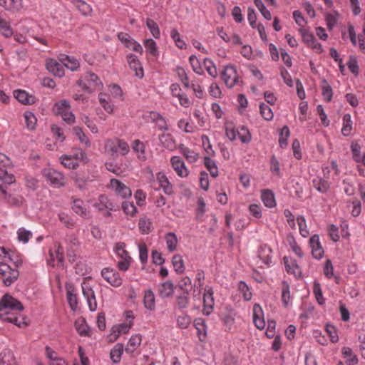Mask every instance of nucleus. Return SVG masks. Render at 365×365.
<instances>
[{"instance_id": "32", "label": "nucleus", "mask_w": 365, "mask_h": 365, "mask_svg": "<svg viewBox=\"0 0 365 365\" xmlns=\"http://www.w3.org/2000/svg\"><path fill=\"white\" fill-rule=\"evenodd\" d=\"M92 181L93 180L88 175L77 174L74 178L75 185L80 190L87 189L88 183Z\"/></svg>"}, {"instance_id": "37", "label": "nucleus", "mask_w": 365, "mask_h": 365, "mask_svg": "<svg viewBox=\"0 0 365 365\" xmlns=\"http://www.w3.org/2000/svg\"><path fill=\"white\" fill-rule=\"evenodd\" d=\"M172 263L175 271L178 274H182L185 271V265L182 257L180 255H175L173 256Z\"/></svg>"}, {"instance_id": "7", "label": "nucleus", "mask_w": 365, "mask_h": 365, "mask_svg": "<svg viewBox=\"0 0 365 365\" xmlns=\"http://www.w3.org/2000/svg\"><path fill=\"white\" fill-rule=\"evenodd\" d=\"M19 272L15 269L11 267L8 264L0 262V280L6 286H10L19 277Z\"/></svg>"}, {"instance_id": "58", "label": "nucleus", "mask_w": 365, "mask_h": 365, "mask_svg": "<svg viewBox=\"0 0 365 365\" xmlns=\"http://www.w3.org/2000/svg\"><path fill=\"white\" fill-rule=\"evenodd\" d=\"M313 292L315 295L316 299L319 304H323L325 302L323 297L322 291L319 282L314 281L313 285Z\"/></svg>"}, {"instance_id": "62", "label": "nucleus", "mask_w": 365, "mask_h": 365, "mask_svg": "<svg viewBox=\"0 0 365 365\" xmlns=\"http://www.w3.org/2000/svg\"><path fill=\"white\" fill-rule=\"evenodd\" d=\"M297 222L299 226V230L301 235L304 237H307L309 235V230L307 228L305 218L299 215L297 217Z\"/></svg>"}, {"instance_id": "29", "label": "nucleus", "mask_w": 365, "mask_h": 365, "mask_svg": "<svg viewBox=\"0 0 365 365\" xmlns=\"http://www.w3.org/2000/svg\"><path fill=\"white\" fill-rule=\"evenodd\" d=\"M158 292L160 296L163 298L171 296L174 292L173 284L170 281L162 283L159 287Z\"/></svg>"}, {"instance_id": "1", "label": "nucleus", "mask_w": 365, "mask_h": 365, "mask_svg": "<svg viewBox=\"0 0 365 365\" xmlns=\"http://www.w3.org/2000/svg\"><path fill=\"white\" fill-rule=\"evenodd\" d=\"M23 309L22 304L10 294H4L0 300V319L4 322L14 324L19 327H26L27 324L21 314Z\"/></svg>"}, {"instance_id": "39", "label": "nucleus", "mask_w": 365, "mask_h": 365, "mask_svg": "<svg viewBox=\"0 0 365 365\" xmlns=\"http://www.w3.org/2000/svg\"><path fill=\"white\" fill-rule=\"evenodd\" d=\"M61 164L68 169H76L78 167V161L75 160L71 155H63L61 157Z\"/></svg>"}, {"instance_id": "13", "label": "nucleus", "mask_w": 365, "mask_h": 365, "mask_svg": "<svg viewBox=\"0 0 365 365\" xmlns=\"http://www.w3.org/2000/svg\"><path fill=\"white\" fill-rule=\"evenodd\" d=\"M172 168L177 175L180 178H185L189 175V170L185 165L184 161L179 156H173L170 158Z\"/></svg>"}, {"instance_id": "35", "label": "nucleus", "mask_w": 365, "mask_h": 365, "mask_svg": "<svg viewBox=\"0 0 365 365\" xmlns=\"http://www.w3.org/2000/svg\"><path fill=\"white\" fill-rule=\"evenodd\" d=\"M23 0H0V5L7 10H19L22 7Z\"/></svg>"}, {"instance_id": "54", "label": "nucleus", "mask_w": 365, "mask_h": 365, "mask_svg": "<svg viewBox=\"0 0 365 365\" xmlns=\"http://www.w3.org/2000/svg\"><path fill=\"white\" fill-rule=\"evenodd\" d=\"M122 210L127 215L133 217L137 213V207L133 202L125 201L122 203Z\"/></svg>"}, {"instance_id": "18", "label": "nucleus", "mask_w": 365, "mask_h": 365, "mask_svg": "<svg viewBox=\"0 0 365 365\" xmlns=\"http://www.w3.org/2000/svg\"><path fill=\"white\" fill-rule=\"evenodd\" d=\"M14 96L19 102L25 105H32L36 102L35 97L31 95H29L25 91L16 90L14 91Z\"/></svg>"}, {"instance_id": "52", "label": "nucleus", "mask_w": 365, "mask_h": 365, "mask_svg": "<svg viewBox=\"0 0 365 365\" xmlns=\"http://www.w3.org/2000/svg\"><path fill=\"white\" fill-rule=\"evenodd\" d=\"M151 225L150 220L147 217H142L139 220L138 227L143 234H148L151 231Z\"/></svg>"}, {"instance_id": "63", "label": "nucleus", "mask_w": 365, "mask_h": 365, "mask_svg": "<svg viewBox=\"0 0 365 365\" xmlns=\"http://www.w3.org/2000/svg\"><path fill=\"white\" fill-rule=\"evenodd\" d=\"M56 249V258L57 261V266L63 267L64 261V252L62 246L59 243L54 244Z\"/></svg>"}, {"instance_id": "55", "label": "nucleus", "mask_w": 365, "mask_h": 365, "mask_svg": "<svg viewBox=\"0 0 365 365\" xmlns=\"http://www.w3.org/2000/svg\"><path fill=\"white\" fill-rule=\"evenodd\" d=\"M194 326L196 328V329L197 330V334H198L200 339L201 341H202V339L201 338V336H203V337H205L206 335V330H205L206 326H205L204 320L200 318L195 319L194 321Z\"/></svg>"}, {"instance_id": "21", "label": "nucleus", "mask_w": 365, "mask_h": 365, "mask_svg": "<svg viewBox=\"0 0 365 365\" xmlns=\"http://www.w3.org/2000/svg\"><path fill=\"white\" fill-rule=\"evenodd\" d=\"M178 149L180 153L185 158L188 163H194L199 158L198 153L185 146L183 144H180L178 147Z\"/></svg>"}, {"instance_id": "59", "label": "nucleus", "mask_w": 365, "mask_h": 365, "mask_svg": "<svg viewBox=\"0 0 365 365\" xmlns=\"http://www.w3.org/2000/svg\"><path fill=\"white\" fill-rule=\"evenodd\" d=\"M260 114L266 120H271L273 118V113L270 107L264 103L259 106Z\"/></svg>"}, {"instance_id": "43", "label": "nucleus", "mask_w": 365, "mask_h": 365, "mask_svg": "<svg viewBox=\"0 0 365 365\" xmlns=\"http://www.w3.org/2000/svg\"><path fill=\"white\" fill-rule=\"evenodd\" d=\"M147 51L153 56H158V50L155 41L152 38L145 39L143 42Z\"/></svg>"}, {"instance_id": "12", "label": "nucleus", "mask_w": 365, "mask_h": 365, "mask_svg": "<svg viewBox=\"0 0 365 365\" xmlns=\"http://www.w3.org/2000/svg\"><path fill=\"white\" fill-rule=\"evenodd\" d=\"M214 291L212 287L205 286L204 288L203 293V304H204V309L203 312L207 315H209L214 308L215 300H214Z\"/></svg>"}, {"instance_id": "44", "label": "nucleus", "mask_w": 365, "mask_h": 365, "mask_svg": "<svg viewBox=\"0 0 365 365\" xmlns=\"http://www.w3.org/2000/svg\"><path fill=\"white\" fill-rule=\"evenodd\" d=\"M165 240L168 249L170 252H173L176 250L178 245V238L175 233L169 232L165 236Z\"/></svg>"}, {"instance_id": "57", "label": "nucleus", "mask_w": 365, "mask_h": 365, "mask_svg": "<svg viewBox=\"0 0 365 365\" xmlns=\"http://www.w3.org/2000/svg\"><path fill=\"white\" fill-rule=\"evenodd\" d=\"M282 301L283 304L285 307H287L291 299L289 284L287 282H284L282 283Z\"/></svg>"}, {"instance_id": "14", "label": "nucleus", "mask_w": 365, "mask_h": 365, "mask_svg": "<svg viewBox=\"0 0 365 365\" xmlns=\"http://www.w3.org/2000/svg\"><path fill=\"white\" fill-rule=\"evenodd\" d=\"M46 66L47 70L58 77L64 76V68L61 63L58 62L53 58L46 60Z\"/></svg>"}, {"instance_id": "49", "label": "nucleus", "mask_w": 365, "mask_h": 365, "mask_svg": "<svg viewBox=\"0 0 365 365\" xmlns=\"http://www.w3.org/2000/svg\"><path fill=\"white\" fill-rule=\"evenodd\" d=\"M237 136L243 143H248L251 140V134L250 131L245 128L244 126H242L237 129Z\"/></svg>"}, {"instance_id": "17", "label": "nucleus", "mask_w": 365, "mask_h": 365, "mask_svg": "<svg viewBox=\"0 0 365 365\" xmlns=\"http://www.w3.org/2000/svg\"><path fill=\"white\" fill-rule=\"evenodd\" d=\"M253 322L256 327L259 329H263L265 327L262 309L257 304H255L253 307Z\"/></svg>"}, {"instance_id": "41", "label": "nucleus", "mask_w": 365, "mask_h": 365, "mask_svg": "<svg viewBox=\"0 0 365 365\" xmlns=\"http://www.w3.org/2000/svg\"><path fill=\"white\" fill-rule=\"evenodd\" d=\"M352 130V121L350 114H345L343 117V127L341 133L344 136L350 135Z\"/></svg>"}, {"instance_id": "33", "label": "nucleus", "mask_w": 365, "mask_h": 365, "mask_svg": "<svg viewBox=\"0 0 365 365\" xmlns=\"http://www.w3.org/2000/svg\"><path fill=\"white\" fill-rule=\"evenodd\" d=\"M123 349V344L120 343L116 344L111 349L110 356L113 363L116 364L120 362Z\"/></svg>"}, {"instance_id": "23", "label": "nucleus", "mask_w": 365, "mask_h": 365, "mask_svg": "<svg viewBox=\"0 0 365 365\" xmlns=\"http://www.w3.org/2000/svg\"><path fill=\"white\" fill-rule=\"evenodd\" d=\"M0 365H19L14 353L9 349L4 350L0 354Z\"/></svg>"}, {"instance_id": "3", "label": "nucleus", "mask_w": 365, "mask_h": 365, "mask_svg": "<svg viewBox=\"0 0 365 365\" xmlns=\"http://www.w3.org/2000/svg\"><path fill=\"white\" fill-rule=\"evenodd\" d=\"M126 245L125 242H117L114 247L113 251L120 259L117 262V267L120 271L126 272L128 270L132 257L130 256L129 252L125 250Z\"/></svg>"}, {"instance_id": "40", "label": "nucleus", "mask_w": 365, "mask_h": 365, "mask_svg": "<svg viewBox=\"0 0 365 365\" xmlns=\"http://www.w3.org/2000/svg\"><path fill=\"white\" fill-rule=\"evenodd\" d=\"M72 209L76 214L81 216H86L87 215L86 209L84 207V202L81 199L73 200Z\"/></svg>"}, {"instance_id": "2", "label": "nucleus", "mask_w": 365, "mask_h": 365, "mask_svg": "<svg viewBox=\"0 0 365 365\" xmlns=\"http://www.w3.org/2000/svg\"><path fill=\"white\" fill-rule=\"evenodd\" d=\"M105 152L113 158L118 154L125 155L130 151V147L127 142L120 138L108 139L105 142Z\"/></svg>"}, {"instance_id": "64", "label": "nucleus", "mask_w": 365, "mask_h": 365, "mask_svg": "<svg viewBox=\"0 0 365 365\" xmlns=\"http://www.w3.org/2000/svg\"><path fill=\"white\" fill-rule=\"evenodd\" d=\"M189 61H190L192 68L195 73L200 74V75L202 74V73H203L202 68L200 63L199 60L197 59V58L195 56L192 55L191 56H190Z\"/></svg>"}, {"instance_id": "19", "label": "nucleus", "mask_w": 365, "mask_h": 365, "mask_svg": "<svg viewBox=\"0 0 365 365\" xmlns=\"http://www.w3.org/2000/svg\"><path fill=\"white\" fill-rule=\"evenodd\" d=\"M156 180L160 187L163 188L164 192L167 195H171L173 192V187L163 173H158L156 175Z\"/></svg>"}, {"instance_id": "51", "label": "nucleus", "mask_w": 365, "mask_h": 365, "mask_svg": "<svg viewBox=\"0 0 365 365\" xmlns=\"http://www.w3.org/2000/svg\"><path fill=\"white\" fill-rule=\"evenodd\" d=\"M176 304L179 309H185L189 304V293L183 292V293L176 298Z\"/></svg>"}, {"instance_id": "9", "label": "nucleus", "mask_w": 365, "mask_h": 365, "mask_svg": "<svg viewBox=\"0 0 365 365\" xmlns=\"http://www.w3.org/2000/svg\"><path fill=\"white\" fill-rule=\"evenodd\" d=\"M103 278L114 287H119L123 284V279L120 274L112 268H103L101 271Z\"/></svg>"}, {"instance_id": "60", "label": "nucleus", "mask_w": 365, "mask_h": 365, "mask_svg": "<svg viewBox=\"0 0 365 365\" xmlns=\"http://www.w3.org/2000/svg\"><path fill=\"white\" fill-rule=\"evenodd\" d=\"M289 136V130L287 126H284L280 132L279 143L282 148H286L287 145V139Z\"/></svg>"}, {"instance_id": "25", "label": "nucleus", "mask_w": 365, "mask_h": 365, "mask_svg": "<svg viewBox=\"0 0 365 365\" xmlns=\"http://www.w3.org/2000/svg\"><path fill=\"white\" fill-rule=\"evenodd\" d=\"M283 260L286 270L289 274H292L295 277L299 276L301 274V269L298 264L296 263L295 260L289 259L287 257H284Z\"/></svg>"}, {"instance_id": "22", "label": "nucleus", "mask_w": 365, "mask_h": 365, "mask_svg": "<svg viewBox=\"0 0 365 365\" xmlns=\"http://www.w3.org/2000/svg\"><path fill=\"white\" fill-rule=\"evenodd\" d=\"M59 61L63 66L73 71H76L80 66L78 60L67 55H61Z\"/></svg>"}, {"instance_id": "20", "label": "nucleus", "mask_w": 365, "mask_h": 365, "mask_svg": "<svg viewBox=\"0 0 365 365\" xmlns=\"http://www.w3.org/2000/svg\"><path fill=\"white\" fill-rule=\"evenodd\" d=\"M95 207L98 210H115V205L113 202H111L108 197L105 195H101L99 196L98 201L95 203Z\"/></svg>"}, {"instance_id": "50", "label": "nucleus", "mask_w": 365, "mask_h": 365, "mask_svg": "<svg viewBox=\"0 0 365 365\" xmlns=\"http://www.w3.org/2000/svg\"><path fill=\"white\" fill-rule=\"evenodd\" d=\"M191 324V318L185 313H182L177 318V325L180 329H187Z\"/></svg>"}, {"instance_id": "11", "label": "nucleus", "mask_w": 365, "mask_h": 365, "mask_svg": "<svg viewBox=\"0 0 365 365\" xmlns=\"http://www.w3.org/2000/svg\"><path fill=\"white\" fill-rule=\"evenodd\" d=\"M109 187L115 191L117 195L122 198L129 197L132 195L130 189L117 179L113 178L110 180Z\"/></svg>"}, {"instance_id": "61", "label": "nucleus", "mask_w": 365, "mask_h": 365, "mask_svg": "<svg viewBox=\"0 0 365 365\" xmlns=\"http://www.w3.org/2000/svg\"><path fill=\"white\" fill-rule=\"evenodd\" d=\"M71 288H72L71 287H66L67 300H68V302L71 308L73 310H76L77 308V306H78V300H77L76 295L72 292Z\"/></svg>"}, {"instance_id": "15", "label": "nucleus", "mask_w": 365, "mask_h": 365, "mask_svg": "<svg viewBox=\"0 0 365 365\" xmlns=\"http://www.w3.org/2000/svg\"><path fill=\"white\" fill-rule=\"evenodd\" d=\"M309 245L312 249V253L315 259H321L324 256V250L319 242V237L317 235H313L309 239Z\"/></svg>"}, {"instance_id": "4", "label": "nucleus", "mask_w": 365, "mask_h": 365, "mask_svg": "<svg viewBox=\"0 0 365 365\" xmlns=\"http://www.w3.org/2000/svg\"><path fill=\"white\" fill-rule=\"evenodd\" d=\"M77 84L82 88V89L88 93H92L95 90L101 89L103 87V83L99 78L93 73L88 72L86 73L83 79H79Z\"/></svg>"}, {"instance_id": "45", "label": "nucleus", "mask_w": 365, "mask_h": 365, "mask_svg": "<svg viewBox=\"0 0 365 365\" xmlns=\"http://www.w3.org/2000/svg\"><path fill=\"white\" fill-rule=\"evenodd\" d=\"M146 26L155 38H160V31L158 24L151 19H146Z\"/></svg>"}, {"instance_id": "6", "label": "nucleus", "mask_w": 365, "mask_h": 365, "mask_svg": "<svg viewBox=\"0 0 365 365\" xmlns=\"http://www.w3.org/2000/svg\"><path fill=\"white\" fill-rule=\"evenodd\" d=\"M42 174L46 180L54 187L59 188L66 185V180L65 176L53 168H44L42 170Z\"/></svg>"}, {"instance_id": "31", "label": "nucleus", "mask_w": 365, "mask_h": 365, "mask_svg": "<svg viewBox=\"0 0 365 365\" xmlns=\"http://www.w3.org/2000/svg\"><path fill=\"white\" fill-rule=\"evenodd\" d=\"M312 185L316 190L322 193L327 192L330 187L327 180L319 177L313 179Z\"/></svg>"}, {"instance_id": "36", "label": "nucleus", "mask_w": 365, "mask_h": 365, "mask_svg": "<svg viewBox=\"0 0 365 365\" xmlns=\"http://www.w3.org/2000/svg\"><path fill=\"white\" fill-rule=\"evenodd\" d=\"M143 302L145 307L150 311L154 310L155 307V296L151 290H147L144 294Z\"/></svg>"}, {"instance_id": "16", "label": "nucleus", "mask_w": 365, "mask_h": 365, "mask_svg": "<svg viewBox=\"0 0 365 365\" xmlns=\"http://www.w3.org/2000/svg\"><path fill=\"white\" fill-rule=\"evenodd\" d=\"M127 61L130 68L135 72V76L140 78H143V69L137 56L130 53L127 56Z\"/></svg>"}, {"instance_id": "26", "label": "nucleus", "mask_w": 365, "mask_h": 365, "mask_svg": "<svg viewBox=\"0 0 365 365\" xmlns=\"http://www.w3.org/2000/svg\"><path fill=\"white\" fill-rule=\"evenodd\" d=\"M261 199L264 205L267 207H274L276 206L274 195L270 190H264L261 193Z\"/></svg>"}, {"instance_id": "27", "label": "nucleus", "mask_w": 365, "mask_h": 365, "mask_svg": "<svg viewBox=\"0 0 365 365\" xmlns=\"http://www.w3.org/2000/svg\"><path fill=\"white\" fill-rule=\"evenodd\" d=\"M142 337L140 334H135L131 336L125 349L126 353L133 354L140 345Z\"/></svg>"}, {"instance_id": "53", "label": "nucleus", "mask_w": 365, "mask_h": 365, "mask_svg": "<svg viewBox=\"0 0 365 365\" xmlns=\"http://www.w3.org/2000/svg\"><path fill=\"white\" fill-rule=\"evenodd\" d=\"M73 131L74 135L78 138V140L81 141V143L86 145V146H90L91 143L88 138V137L85 135L83 131L82 130V128L76 126L73 128Z\"/></svg>"}, {"instance_id": "38", "label": "nucleus", "mask_w": 365, "mask_h": 365, "mask_svg": "<svg viewBox=\"0 0 365 365\" xmlns=\"http://www.w3.org/2000/svg\"><path fill=\"white\" fill-rule=\"evenodd\" d=\"M71 106L68 101L62 100L60 102L56 103L53 106V112L56 115H62L64 112L70 110Z\"/></svg>"}, {"instance_id": "24", "label": "nucleus", "mask_w": 365, "mask_h": 365, "mask_svg": "<svg viewBox=\"0 0 365 365\" xmlns=\"http://www.w3.org/2000/svg\"><path fill=\"white\" fill-rule=\"evenodd\" d=\"M341 354L347 365H356L358 364V357L354 354L351 348L346 346L343 347L341 349Z\"/></svg>"}, {"instance_id": "10", "label": "nucleus", "mask_w": 365, "mask_h": 365, "mask_svg": "<svg viewBox=\"0 0 365 365\" xmlns=\"http://www.w3.org/2000/svg\"><path fill=\"white\" fill-rule=\"evenodd\" d=\"M302 36V41L309 46L314 49L317 53H320L323 49L322 45L316 41L313 34L304 28L299 30Z\"/></svg>"}, {"instance_id": "42", "label": "nucleus", "mask_w": 365, "mask_h": 365, "mask_svg": "<svg viewBox=\"0 0 365 365\" xmlns=\"http://www.w3.org/2000/svg\"><path fill=\"white\" fill-rule=\"evenodd\" d=\"M110 98L104 93H100L98 96L99 103L104 110L108 113H112L113 111V106L109 101Z\"/></svg>"}, {"instance_id": "46", "label": "nucleus", "mask_w": 365, "mask_h": 365, "mask_svg": "<svg viewBox=\"0 0 365 365\" xmlns=\"http://www.w3.org/2000/svg\"><path fill=\"white\" fill-rule=\"evenodd\" d=\"M9 168L0 167V180L7 184H11L15 181L14 175L9 173Z\"/></svg>"}, {"instance_id": "56", "label": "nucleus", "mask_w": 365, "mask_h": 365, "mask_svg": "<svg viewBox=\"0 0 365 365\" xmlns=\"http://www.w3.org/2000/svg\"><path fill=\"white\" fill-rule=\"evenodd\" d=\"M170 36L175 41V45L180 49L185 48L186 46L185 42L180 38V34L177 29H173L171 30Z\"/></svg>"}, {"instance_id": "5", "label": "nucleus", "mask_w": 365, "mask_h": 365, "mask_svg": "<svg viewBox=\"0 0 365 365\" xmlns=\"http://www.w3.org/2000/svg\"><path fill=\"white\" fill-rule=\"evenodd\" d=\"M220 74L222 81L229 88H231L235 86L240 85L242 82L237 73L236 67L232 65L225 66Z\"/></svg>"}, {"instance_id": "48", "label": "nucleus", "mask_w": 365, "mask_h": 365, "mask_svg": "<svg viewBox=\"0 0 365 365\" xmlns=\"http://www.w3.org/2000/svg\"><path fill=\"white\" fill-rule=\"evenodd\" d=\"M24 117L26 127L30 130H34L37 122V119L34 114L30 111H26L24 113Z\"/></svg>"}, {"instance_id": "30", "label": "nucleus", "mask_w": 365, "mask_h": 365, "mask_svg": "<svg viewBox=\"0 0 365 365\" xmlns=\"http://www.w3.org/2000/svg\"><path fill=\"white\" fill-rule=\"evenodd\" d=\"M159 140L161 145L170 150H173L175 148V141L172 136V135L169 133H163L159 136Z\"/></svg>"}, {"instance_id": "28", "label": "nucleus", "mask_w": 365, "mask_h": 365, "mask_svg": "<svg viewBox=\"0 0 365 365\" xmlns=\"http://www.w3.org/2000/svg\"><path fill=\"white\" fill-rule=\"evenodd\" d=\"M271 253L272 250L270 247L267 245H263L260 246L258 250V257L264 264L268 265L271 262Z\"/></svg>"}, {"instance_id": "34", "label": "nucleus", "mask_w": 365, "mask_h": 365, "mask_svg": "<svg viewBox=\"0 0 365 365\" xmlns=\"http://www.w3.org/2000/svg\"><path fill=\"white\" fill-rule=\"evenodd\" d=\"M0 33H1L5 37H10L13 35V29L10 26L9 21H8L3 16L0 14Z\"/></svg>"}, {"instance_id": "47", "label": "nucleus", "mask_w": 365, "mask_h": 365, "mask_svg": "<svg viewBox=\"0 0 365 365\" xmlns=\"http://www.w3.org/2000/svg\"><path fill=\"white\" fill-rule=\"evenodd\" d=\"M204 67L206 69L208 74L212 78H215L217 75V68L213 61L210 58H205L204 60Z\"/></svg>"}, {"instance_id": "8", "label": "nucleus", "mask_w": 365, "mask_h": 365, "mask_svg": "<svg viewBox=\"0 0 365 365\" xmlns=\"http://www.w3.org/2000/svg\"><path fill=\"white\" fill-rule=\"evenodd\" d=\"M83 294L87 300L91 311H95L97 309V302L95 292L90 284V280L85 279L81 284Z\"/></svg>"}]
</instances>
